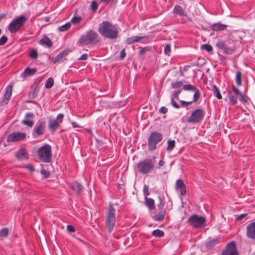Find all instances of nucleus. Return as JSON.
<instances>
[{"label": "nucleus", "mask_w": 255, "mask_h": 255, "mask_svg": "<svg viewBox=\"0 0 255 255\" xmlns=\"http://www.w3.org/2000/svg\"><path fill=\"white\" fill-rule=\"evenodd\" d=\"M37 72V69L35 68H30L29 67H27L22 73L21 74V77L25 79L26 77L28 76H31L33 75Z\"/></svg>", "instance_id": "obj_24"}, {"label": "nucleus", "mask_w": 255, "mask_h": 255, "mask_svg": "<svg viewBox=\"0 0 255 255\" xmlns=\"http://www.w3.org/2000/svg\"><path fill=\"white\" fill-rule=\"evenodd\" d=\"M11 96L9 95L5 94L3 96L2 100L0 102L1 105H4L8 103Z\"/></svg>", "instance_id": "obj_41"}, {"label": "nucleus", "mask_w": 255, "mask_h": 255, "mask_svg": "<svg viewBox=\"0 0 255 255\" xmlns=\"http://www.w3.org/2000/svg\"><path fill=\"white\" fill-rule=\"evenodd\" d=\"M26 168L30 172H34L35 170L34 167L30 164L27 165Z\"/></svg>", "instance_id": "obj_61"}, {"label": "nucleus", "mask_w": 255, "mask_h": 255, "mask_svg": "<svg viewBox=\"0 0 255 255\" xmlns=\"http://www.w3.org/2000/svg\"><path fill=\"white\" fill-rule=\"evenodd\" d=\"M54 85V80L52 77L49 78L46 81L45 87L47 89L51 88Z\"/></svg>", "instance_id": "obj_38"}, {"label": "nucleus", "mask_w": 255, "mask_h": 255, "mask_svg": "<svg viewBox=\"0 0 255 255\" xmlns=\"http://www.w3.org/2000/svg\"><path fill=\"white\" fill-rule=\"evenodd\" d=\"M8 235V229L7 228H3L0 231V236L1 237L6 238Z\"/></svg>", "instance_id": "obj_43"}, {"label": "nucleus", "mask_w": 255, "mask_h": 255, "mask_svg": "<svg viewBox=\"0 0 255 255\" xmlns=\"http://www.w3.org/2000/svg\"><path fill=\"white\" fill-rule=\"evenodd\" d=\"M247 236L251 239H255V222L249 224L247 227Z\"/></svg>", "instance_id": "obj_18"}, {"label": "nucleus", "mask_w": 255, "mask_h": 255, "mask_svg": "<svg viewBox=\"0 0 255 255\" xmlns=\"http://www.w3.org/2000/svg\"><path fill=\"white\" fill-rule=\"evenodd\" d=\"M37 155L38 159L43 162H51L52 159L51 146L49 144H45L38 149Z\"/></svg>", "instance_id": "obj_5"}, {"label": "nucleus", "mask_w": 255, "mask_h": 255, "mask_svg": "<svg viewBox=\"0 0 255 255\" xmlns=\"http://www.w3.org/2000/svg\"><path fill=\"white\" fill-rule=\"evenodd\" d=\"M98 33L94 30H89L82 34L78 40V43L82 46L96 45L101 42Z\"/></svg>", "instance_id": "obj_2"}, {"label": "nucleus", "mask_w": 255, "mask_h": 255, "mask_svg": "<svg viewBox=\"0 0 255 255\" xmlns=\"http://www.w3.org/2000/svg\"><path fill=\"white\" fill-rule=\"evenodd\" d=\"M165 164V162L163 160H160L158 162V167L159 168L161 166H163Z\"/></svg>", "instance_id": "obj_64"}, {"label": "nucleus", "mask_w": 255, "mask_h": 255, "mask_svg": "<svg viewBox=\"0 0 255 255\" xmlns=\"http://www.w3.org/2000/svg\"><path fill=\"white\" fill-rule=\"evenodd\" d=\"M152 235L155 237L160 238L164 235V233L162 230L156 229L152 231Z\"/></svg>", "instance_id": "obj_34"}, {"label": "nucleus", "mask_w": 255, "mask_h": 255, "mask_svg": "<svg viewBox=\"0 0 255 255\" xmlns=\"http://www.w3.org/2000/svg\"><path fill=\"white\" fill-rule=\"evenodd\" d=\"M247 214H241V215L238 216V217H237V219L238 221H241L243 218L246 217L247 216Z\"/></svg>", "instance_id": "obj_62"}, {"label": "nucleus", "mask_w": 255, "mask_h": 255, "mask_svg": "<svg viewBox=\"0 0 255 255\" xmlns=\"http://www.w3.org/2000/svg\"><path fill=\"white\" fill-rule=\"evenodd\" d=\"M175 145V141L174 140H168L167 141V150L170 151H171Z\"/></svg>", "instance_id": "obj_37"}, {"label": "nucleus", "mask_w": 255, "mask_h": 255, "mask_svg": "<svg viewBox=\"0 0 255 255\" xmlns=\"http://www.w3.org/2000/svg\"><path fill=\"white\" fill-rule=\"evenodd\" d=\"M98 7V4L96 1L93 0L91 2V9L94 11H96Z\"/></svg>", "instance_id": "obj_47"}, {"label": "nucleus", "mask_w": 255, "mask_h": 255, "mask_svg": "<svg viewBox=\"0 0 255 255\" xmlns=\"http://www.w3.org/2000/svg\"><path fill=\"white\" fill-rule=\"evenodd\" d=\"M101 2L106 3L107 4L112 3L115 0H100Z\"/></svg>", "instance_id": "obj_63"}, {"label": "nucleus", "mask_w": 255, "mask_h": 255, "mask_svg": "<svg viewBox=\"0 0 255 255\" xmlns=\"http://www.w3.org/2000/svg\"><path fill=\"white\" fill-rule=\"evenodd\" d=\"M31 88L33 89V91L29 92V96L30 98L34 99L38 94L39 86L38 84H36L34 87L33 86H31Z\"/></svg>", "instance_id": "obj_30"}, {"label": "nucleus", "mask_w": 255, "mask_h": 255, "mask_svg": "<svg viewBox=\"0 0 255 255\" xmlns=\"http://www.w3.org/2000/svg\"><path fill=\"white\" fill-rule=\"evenodd\" d=\"M109 208L106 215V224L108 232L113 230L116 222V209L112 203L109 204Z\"/></svg>", "instance_id": "obj_7"}, {"label": "nucleus", "mask_w": 255, "mask_h": 255, "mask_svg": "<svg viewBox=\"0 0 255 255\" xmlns=\"http://www.w3.org/2000/svg\"><path fill=\"white\" fill-rule=\"evenodd\" d=\"M183 85V81H177L171 83V87L173 89H177Z\"/></svg>", "instance_id": "obj_44"}, {"label": "nucleus", "mask_w": 255, "mask_h": 255, "mask_svg": "<svg viewBox=\"0 0 255 255\" xmlns=\"http://www.w3.org/2000/svg\"><path fill=\"white\" fill-rule=\"evenodd\" d=\"M26 20L27 18L24 15L14 18L8 26V30L12 33L16 32L24 25Z\"/></svg>", "instance_id": "obj_8"}, {"label": "nucleus", "mask_w": 255, "mask_h": 255, "mask_svg": "<svg viewBox=\"0 0 255 255\" xmlns=\"http://www.w3.org/2000/svg\"><path fill=\"white\" fill-rule=\"evenodd\" d=\"M222 255H238L235 242H231L227 244V249L222 252Z\"/></svg>", "instance_id": "obj_16"}, {"label": "nucleus", "mask_w": 255, "mask_h": 255, "mask_svg": "<svg viewBox=\"0 0 255 255\" xmlns=\"http://www.w3.org/2000/svg\"><path fill=\"white\" fill-rule=\"evenodd\" d=\"M171 51V46L170 44H167L164 47V52L165 54L169 55Z\"/></svg>", "instance_id": "obj_53"}, {"label": "nucleus", "mask_w": 255, "mask_h": 255, "mask_svg": "<svg viewBox=\"0 0 255 255\" xmlns=\"http://www.w3.org/2000/svg\"><path fill=\"white\" fill-rule=\"evenodd\" d=\"M158 199L159 201V203L157 204V209H164V206L165 205V199L163 194H160L158 196Z\"/></svg>", "instance_id": "obj_31"}, {"label": "nucleus", "mask_w": 255, "mask_h": 255, "mask_svg": "<svg viewBox=\"0 0 255 255\" xmlns=\"http://www.w3.org/2000/svg\"><path fill=\"white\" fill-rule=\"evenodd\" d=\"M229 98L231 105H235L237 103V98L233 95L231 91L229 92Z\"/></svg>", "instance_id": "obj_35"}, {"label": "nucleus", "mask_w": 255, "mask_h": 255, "mask_svg": "<svg viewBox=\"0 0 255 255\" xmlns=\"http://www.w3.org/2000/svg\"><path fill=\"white\" fill-rule=\"evenodd\" d=\"M219 242V239L218 238L214 239L207 242L206 247L207 248L211 249L213 248L216 244H218Z\"/></svg>", "instance_id": "obj_32"}, {"label": "nucleus", "mask_w": 255, "mask_h": 255, "mask_svg": "<svg viewBox=\"0 0 255 255\" xmlns=\"http://www.w3.org/2000/svg\"><path fill=\"white\" fill-rule=\"evenodd\" d=\"M242 74L241 72L238 71L236 73V82L238 86H240L242 85Z\"/></svg>", "instance_id": "obj_36"}, {"label": "nucleus", "mask_w": 255, "mask_h": 255, "mask_svg": "<svg viewBox=\"0 0 255 255\" xmlns=\"http://www.w3.org/2000/svg\"><path fill=\"white\" fill-rule=\"evenodd\" d=\"M64 115L63 114H59L56 119L50 118L48 120V128L50 131L54 133L56 130L60 128V124L62 123Z\"/></svg>", "instance_id": "obj_11"}, {"label": "nucleus", "mask_w": 255, "mask_h": 255, "mask_svg": "<svg viewBox=\"0 0 255 255\" xmlns=\"http://www.w3.org/2000/svg\"><path fill=\"white\" fill-rule=\"evenodd\" d=\"M67 229L68 230V231L70 233H73V232H75L76 231V229L72 225H68L67 226Z\"/></svg>", "instance_id": "obj_55"}, {"label": "nucleus", "mask_w": 255, "mask_h": 255, "mask_svg": "<svg viewBox=\"0 0 255 255\" xmlns=\"http://www.w3.org/2000/svg\"><path fill=\"white\" fill-rule=\"evenodd\" d=\"M228 25L221 23L220 22L215 23L210 26V29L213 31L220 32L226 30Z\"/></svg>", "instance_id": "obj_19"}, {"label": "nucleus", "mask_w": 255, "mask_h": 255, "mask_svg": "<svg viewBox=\"0 0 255 255\" xmlns=\"http://www.w3.org/2000/svg\"><path fill=\"white\" fill-rule=\"evenodd\" d=\"M248 97L244 95L243 94L240 96V101L244 104H247L249 103L248 101Z\"/></svg>", "instance_id": "obj_46"}, {"label": "nucleus", "mask_w": 255, "mask_h": 255, "mask_svg": "<svg viewBox=\"0 0 255 255\" xmlns=\"http://www.w3.org/2000/svg\"><path fill=\"white\" fill-rule=\"evenodd\" d=\"M211 90L213 92L214 95L219 100L222 99V96L220 93L219 88L215 85H213Z\"/></svg>", "instance_id": "obj_33"}, {"label": "nucleus", "mask_w": 255, "mask_h": 255, "mask_svg": "<svg viewBox=\"0 0 255 255\" xmlns=\"http://www.w3.org/2000/svg\"><path fill=\"white\" fill-rule=\"evenodd\" d=\"M183 89L185 91H194L193 102H196L199 100L201 94L199 90L194 85L191 84H186L183 85Z\"/></svg>", "instance_id": "obj_15"}, {"label": "nucleus", "mask_w": 255, "mask_h": 255, "mask_svg": "<svg viewBox=\"0 0 255 255\" xmlns=\"http://www.w3.org/2000/svg\"><path fill=\"white\" fill-rule=\"evenodd\" d=\"M205 112L201 109H197L193 111L191 115L187 119L189 123H200L204 119Z\"/></svg>", "instance_id": "obj_10"}, {"label": "nucleus", "mask_w": 255, "mask_h": 255, "mask_svg": "<svg viewBox=\"0 0 255 255\" xmlns=\"http://www.w3.org/2000/svg\"><path fill=\"white\" fill-rule=\"evenodd\" d=\"M201 48L203 50H205L209 53H212L213 52V47L210 44H205L202 45Z\"/></svg>", "instance_id": "obj_40"}, {"label": "nucleus", "mask_w": 255, "mask_h": 255, "mask_svg": "<svg viewBox=\"0 0 255 255\" xmlns=\"http://www.w3.org/2000/svg\"><path fill=\"white\" fill-rule=\"evenodd\" d=\"M155 164V156L150 158H145L137 164V169L139 173L148 174L154 170Z\"/></svg>", "instance_id": "obj_3"}, {"label": "nucleus", "mask_w": 255, "mask_h": 255, "mask_svg": "<svg viewBox=\"0 0 255 255\" xmlns=\"http://www.w3.org/2000/svg\"><path fill=\"white\" fill-rule=\"evenodd\" d=\"M71 52L69 49H66L60 52L53 60L54 63H59L63 61L64 57L67 56Z\"/></svg>", "instance_id": "obj_22"}, {"label": "nucleus", "mask_w": 255, "mask_h": 255, "mask_svg": "<svg viewBox=\"0 0 255 255\" xmlns=\"http://www.w3.org/2000/svg\"><path fill=\"white\" fill-rule=\"evenodd\" d=\"M163 139V135L158 132H152L148 138L147 145L149 151H154L157 147V144L160 142Z\"/></svg>", "instance_id": "obj_6"}, {"label": "nucleus", "mask_w": 255, "mask_h": 255, "mask_svg": "<svg viewBox=\"0 0 255 255\" xmlns=\"http://www.w3.org/2000/svg\"><path fill=\"white\" fill-rule=\"evenodd\" d=\"M232 90L235 93V94L237 96H239L240 97L243 95L242 93L240 92V90L237 88H236L234 85H232Z\"/></svg>", "instance_id": "obj_48"}, {"label": "nucleus", "mask_w": 255, "mask_h": 255, "mask_svg": "<svg viewBox=\"0 0 255 255\" xmlns=\"http://www.w3.org/2000/svg\"><path fill=\"white\" fill-rule=\"evenodd\" d=\"M145 200V205L148 208L149 210H153L155 209V202L154 200L150 198H148L147 197H145L144 198Z\"/></svg>", "instance_id": "obj_27"}, {"label": "nucleus", "mask_w": 255, "mask_h": 255, "mask_svg": "<svg viewBox=\"0 0 255 255\" xmlns=\"http://www.w3.org/2000/svg\"><path fill=\"white\" fill-rule=\"evenodd\" d=\"M26 134L24 132H15L8 135L6 141L7 142H12L21 141L26 137Z\"/></svg>", "instance_id": "obj_13"}, {"label": "nucleus", "mask_w": 255, "mask_h": 255, "mask_svg": "<svg viewBox=\"0 0 255 255\" xmlns=\"http://www.w3.org/2000/svg\"><path fill=\"white\" fill-rule=\"evenodd\" d=\"M46 128V122L39 120L32 130V135L34 138H37L43 135Z\"/></svg>", "instance_id": "obj_12"}, {"label": "nucleus", "mask_w": 255, "mask_h": 255, "mask_svg": "<svg viewBox=\"0 0 255 255\" xmlns=\"http://www.w3.org/2000/svg\"><path fill=\"white\" fill-rule=\"evenodd\" d=\"M29 56L32 59H36L38 57V52L36 49H32L29 53Z\"/></svg>", "instance_id": "obj_42"}, {"label": "nucleus", "mask_w": 255, "mask_h": 255, "mask_svg": "<svg viewBox=\"0 0 255 255\" xmlns=\"http://www.w3.org/2000/svg\"><path fill=\"white\" fill-rule=\"evenodd\" d=\"M12 88V85H8L7 87V88H6L5 94H7V95H9V96H11Z\"/></svg>", "instance_id": "obj_54"}, {"label": "nucleus", "mask_w": 255, "mask_h": 255, "mask_svg": "<svg viewBox=\"0 0 255 255\" xmlns=\"http://www.w3.org/2000/svg\"><path fill=\"white\" fill-rule=\"evenodd\" d=\"M216 46L226 54H232L236 49L235 41L231 39L225 41L219 40L217 42Z\"/></svg>", "instance_id": "obj_4"}, {"label": "nucleus", "mask_w": 255, "mask_h": 255, "mask_svg": "<svg viewBox=\"0 0 255 255\" xmlns=\"http://www.w3.org/2000/svg\"><path fill=\"white\" fill-rule=\"evenodd\" d=\"M98 31L102 36L110 39H117L119 36L117 26L109 21H103L100 23Z\"/></svg>", "instance_id": "obj_1"}, {"label": "nucleus", "mask_w": 255, "mask_h": 255, "mask_svg": "<svg viewBox=\"0 0 255 255\" xmlns=\"http://www.w3.org/2000/svg\"><path fill=\"white\" fill-rule=\"evenodd\" d=\"M172 205L171 204V207L168 208V205L167 204L166 207L164 209H158L159 212L152 217V219L157 222L162 221L165 217V215L172 209Z\"/></svg>", "instance_id": "obj_14"}, {"label": "nucleus", "mask_w": 255, "mask_h": 255, "mask_svg": "<svg viewBox=\"0 0 255 255\" xmlns=\"http://www.w3.org/2000/svg\"><path fill=\"white\" fill-rule=\"evenodd\" d=\"M25 117V119L22 121V124L24 125H26L28 127L31 128L34 125V122L33 120H28L27 119L33 118L34 117V114L32 113H27L26 114Z\"/></svg>", "instance_id": "obj_23"}, {"label": "nucleus", "mask_w": 255, "mask_h": 255, "mask_svg": "<svg viewBox=\"0 0 255 255\" xmlns=\"http://www.w3.org/2000/svg\"><path fill=\"white\" fill-rule=\"evenodd\" d=\"M71 25V24L70 22H68L65 23V24L61 26L58 28V30L60 31H66L69 29Z\"/></svg>", "instance_id": "obj_39"}, {"label": "nucleus", "mask_w": 255, "mask_h": 255, "mask_svg": "<svg viewBox=\"0 0 255 255\" xmlns=\"http://www.w3.org/2000/svg\"><path fill=\"white\" fill-rule=\"evenodd\" d=\"M143 195L144 197H147L150 194V192L148 191V186L145 184L143 186Z\"/></svg>", "instance_id": "obj_50"}, {"label": "nucleus", "mask_w": 255, "mask_h": 255, "mask_svg": "<svg viewBox=\"0 0 255 255\" xmlns=\"http://www.w3.org/2000/svg\"><path fill=\"white\" fill-rule=\"evenodd\" d=\"M193 100L192 101L186 102L183 100H180L179 103L182 105V106L187 107L188 106L192 104L193 103Z\"/></svg>", "instance_id": "obj_52"}, {"label": "nucleus", "mask_w": 255, "mask_h": 255, "mask_svg": "<svg viewBox=\"0 0 255 255\" xmlns=\"http://www.w3.org/2000/svg\"><path fill=\"white\" fill-rule=\"evenodd\" d=\"M181 90H179L177 91H176L174 94H172V96L173 98L171 99V104L172 106L176 109L180 108L179 105L176 102L174 101V99H176L177 100H179V95L181 93Z\"/></svg>", "instance_id": "obj_29"}, {"label": "nucleus", "mask_w": 255, "mask_h": 255, "mask_svg": "<svg viewBox=\"0 0 255 255\" xmlns=\"http://www.w3.org/2000/svg\"><path fill=\"white\" fill-rule=\"evenodd\" d=\"M88 58V55L87 54H83L78 58L79 60H86Z\"/></svg>", "instance_id": "obj_60"}, {"label": "nucleus", "mask_w": 255, "mask_h": 255, "mask_svg": "<svg viewBox=\"0 0 255 255\" xmlns=\"http://www.w3.org/2000/svg\"><path fill=\"white\" fill-rule=\"evenodd\" d=\"M40 44L45 45L48 48H51L53 46V43L51 39L46 35H44L40 40Z\"/></svg>", "instance_id": "obj_28"}, {"label": "nucleus", "mask_w": 255, "mask_h": 255, "mask_svg": "<svg viewBox=\"0 0 255 255\" xmlns=\"http://www.w3.org/2000/svg\"><path fill=\"white\" fill-rule=\"evenodd\" d=\"M16 158L19 160H24L29 159L28 151L26 148H21L15 153Z\"/></svg>", "instance_id": "obj_17"}, {"label": "nucleus", "mask_w": 255, "mask_h": 255, "mask_svg": "<svg viewBox=\"0 0 255 255\" xmlns=\"http://www.w3.org/2000/svg\"><path fill=\"white\" fill-rule=\"evenodd\" d=\"M81 21V18L79 17L74 16L72 18L71 21L75 24L79 23Z\"/></svg>", "instance_id": "obj_56"}, {"label": "nucleus", "mask_w": 255, "mask_h": 255, "mask_svg": "<svg viewBox=\"0 0 255 255\" xmlns=\"http://www.w3.org/2000/svg\"><path fill=\"white\" fill-rule=\"evenodd\" d=\"M187 222L193 228L198 229L205 226L206 219L203 216L194 214L188 218Z\"/></svg>", "instance_id": "obj_9"}, {"label": "nucleus", "mask_w": 255, "mask_h": 255, "mask_svg": "<svg viewBox=\"0 0 255 255\" xmlns=\"http://www.w3.org/2000/svg\"><path fill=\"white\" fill-rule=\"evenodd\" d=\"M40 173L42 174V175L44 177V178H47L50 177V172L48 170H46L45 169H44L42 168L40 170Z\"/></svg>", "instance_id": "obj_45"}, {"label": "nucleus", "mask_w": 255, "mask_h": 255, "mask_svg": "<svg viewBox=\"0 0 255 255\" xmlns=\"http://www.w3.org/2000/svg\"><path fill=\"white\" fill-rule=\"evenodd\" d=\"M172 12L174 14H178L181 16H186L187 13L185 12L182 7L179 5H175L172 10Z\"/></svg>", "instance_id": "obj_26"}, {"label": "nucleus", "mask_w": 255, "mask_h": 255, "mask_svg": "<svg viewBox=\"0 0 255 255\" xmlns=\"http://www.w3.org/2000/svg\"><path fill=\"white\" fill-rule=\"evenodd\" d=\"M176 188L179 189L180 194L184 196L186 193V186L181 179H178L176 182Z\"/></svg>", "instance_id": "obj_25"}, {"label": "nucleus", "mask_w": 255, "mask_h": 255, "mask_svg": "<svg viewBox=\"0 0 255 255\" xmlns=\"http://www.w3.org/2000/svg\"><path fill=\"white\" fill-rule=\"evenodd\" d=\"M149 36L148 35H145L143 36H131L130 37H128L126 39L125 41V43L127 44H131L135 42H138L141 39H144V38H148Z\"/></svg>", "instance_id": "obj_21"}, {"label": "nucleus", "mask_w": 255, "mask_h": 255, "mask_svg": "<svg viewBox=\"0 0 255 255\" xmlns=\"http://www.w3.org/2000/svg\"><path fill=\"white\" fill-rule=\"evenodd\" d=\"M70 187L77 195H79L83 189V186L77 181L71 183Z\"/></svg>", "instance_id": "obj_20"}, {"label": "nucleus", "mask_w": 255, "mask_h": 255, "mask_svg": "<svg viewBox=\"0 0 255 255\" xmlns=\"http://www.w3.org/2000/svg\"><path fill=\"white\" fill-rule=\"evenodd\" d=\"M168 111V109L165 107H162L159 109V112L161 114H166Z\"/></svg>", "instance_id": "obj_59"}, {"label": "nucleus", "mask_w": 255, "mask_h": 255, "mask_svg": "<svg viewBox=\"0 0 255 255\" xmlns=\"http://www.w3.org/2000/svg\"><path fill=\"white\" fill-rule=\"evenodd\" d=\"M232 90L235 93V94L237 96H239L240 97L243 95L242 93L240 92V90L237 88H236L234 85H232Z\"/></svg>", "instance_id": "obj_49"}, {"label": "nucleus", "mask_w": 255, "mask_h": 255, "mask_svg": "<svg viewBox=\"0 0 255 255\" xmlns=\"http://www.w3.org/2000/svg\"><path fill=\"white\" fill-rule=\"evenodd\" d=\"M126 49L125 48L123 49L120 53V58L121 59H124L126 56Z\"/></svg>", "instance_id": "obj_58"}, {"label": "nucleus", "mask_w": 255, "mask_h": 255, "mask_svg": "<svg viewBox=\"0 0 255 255\" xmlns=\"http://www.w3.org/2000/svg\"><path fill=\"white\" fill-rule=\"evenodd\" d=\"M7 37L6 35H3L0 38V46L3 45L7 41Z\"/></svg>", "instance_id": "obj_51"}, {"label": "nucleus", "mask_w": 255, "mask_h": 255, "mask_svg": "<svg viewBox=\"0 0 255 255\" xmlns=\"http://www.w3.org/2000/svg\"><path fill=\"white\" fill-rule=\"evenodd\" d=\"M150 48L149 47H144L142 48H141L140 51H139V55H142L144 52L146 51H149L150 50Z\"/></svg>", "instance_id": "obj_57"}]
</instances>
